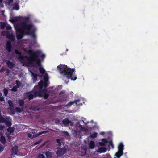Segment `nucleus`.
Here are the masks:
<instances>
[{"mask_svg": "<svg viewBox=\"0 0 158 158\" xmlns=\"http://www.w3.org/2000/svg\"><path fill=\"white\" fill-rule=\"evenodd\" d=\"M27 52L29 56V57H27L29 60V62H27L28 66L36 68V66L34 63L35 62L38 66H41V60L38 58L40 57L43 59L45 56L44 54L42 53L41 51L39 50L34 51L33 50L28 49Z\"/></svg>", "mask_w": 158, "mask_h": 158, "instance_id": "nucleus-1", "label": "nucleus"}, {"mask_svg": "<svg viewBox=\"0 0 158 158\" xmlns=\"http://www.w3.org/2000/svg\"><path fill=\"white\" fill-rule=\"evenodd\" d=\"M57 68L60 74L67 79H70L73 80H75L77 79V77L75 74V70L74 68H68L67 65L61 64L57 66Z\"/></svg>", "mask_w": 158, "mask_h": 158, "instance_id": "nucleus-2", "label": "nucleus"}, {"mask_svg": "<svg viewBox=\"0 0 158 158\" xmlns=\"http://www.w3.org/2000/svg\"><path fill=\"white\" fill-rule=\"evenodd\" d=\"M30 19L29 17H24L23 18V21L21 23L20 28L19 29V31L22 29L29 30L30 28H33L34 25L32 23L27 24Z\"/></svg>", "mask_w": 158, "mask_h": 158, "instance_id": "nucleus-3", "label": "nucleus"}, {"mask_svg": "<svg viewBox=\"0 0 158 158\" xmlns=\"http://www.w3.org/2000/svg\"><path fill=\"white\" fill-rule=\"evenodd\" d=\"M41 86H40L38 84V85L35 86L33 90H31L32 93L34 94V96L35 97H40L43 89L42 87V85Z\"/></svg>", "mask_w": 158, "mask_h": 158, "instance_id": "nucleus-4", "label": "nucleus"}, {"mask_svg": "<svg viewBox=\"0 0 158 158\" xmlns=\"http://www.w3.org/2000/svg\"><path fill=\"white\" fill-rule=\"evenodd\" d=\"M15 29L16 32L19 33V34H17L16 36L18 40L21 39L23 37L24 35H25V32L27 31L26 29H21L19 31V29L20 28L18 24L16 25L15 26Z\"/></svg>", "mask_w": 158, "mask_h": 158, "instance_id": "nucleus-5", "label": "nucleus"}, {"mask_svg": "<svg viewBox=\"0 0 158 158\" xmlns=\"http://www.w3.org/2000/svg\"><path fill=\"white\" fill-rule=\"evenodd\" d=\"M36 31V28L33 27V28H30L29 30H27V31L25 32V35H31L33 38H35L36 36L35 34V32Z\"/></svg>", "mask_w": 158, "mask_h": 158, "instance_id": "nucleus-6", "label": "nucleus"}, {"mask_svg": "<svg viewBox=\"0 0 158 158\" xmlns=\"http://www.w3.org/2000/svg\"><path fill=\"white\" fill-rule=\"evenodd\" d=\"M57 149L56 154L57 155L59 156L63 155L67 151L66 148L64 147L61 148L59 147L57 148Z\"/></svg>", "mask_w": 158, "mask_h": 158, "instance_id": "nucleus-7", "label": "nucleus"}, {"mask_svg": "<svg viewBox=\"0 0 158 158\" xmlns=\"http://www.w3.org/2000/svg\"><path fill=\"white\" fill-rule=\"evenodd\" d=\"M15 53L16 54L19 55V56H18V58L19 59L22 60H23L25 59V58H26V59L27 60L28 62H29V60H28V58H27V57H28V56H23L22 55V53L21 52H20L18 49H15Z\"/></svg>", "mask_w": 158, "mask_h": 158, "instance_id": "nucleus-8", "label": "nucleus"}, {"mask_svg": "<svg viewBox=\"0 0 158 158\" xmlns=\"http://www.w3.org/2000/svg\"><path fill=\"white\" fill-rule=\"evenodd\" d=\"M48 79L45 78L44 80V81L43 80H40L39 82L38 83V84L39 85H40L41 86V85H42V87L43 88V86H44L45 88H46L48 86Z\"/></svg>", "mask_w": 158, "mask_h": 158, "instance_id": "nucleus-9", "label": "nucleus"}, {"mask_svg": "<svg viewBox=\"0 0 158 158\" xmlns=\"http://www.w3.org/2000/svg\"><path fill=\"white\" fill-rule=\"evenodd\" d=\"M6 48L9 52L10 53L11 52L12 47L10 41H8L6 43Z\"/></svg>", "mask_w": 158, "mask_h": 158, "instance_id": "nucleus-10", "label": "nucleus"}, {"mask_svg": "<svg viewBox=\"0 0 158 158\" xmlns=\"http://www.w3.org/2000/svg\"><path fill=\"white\" fill-rule=\"evenodd\" d=\"M47 89H43V92L40 96V97H43L44 99H47L49 96V95L48 94H46L47 92Z\"/></svg>", "mask_w": 158, "mask_h": 158, "instance_id": "nucleus-11", "label": "nucleus"}, {"mask_svg": "<svg viewBox=\"0 0 158 158\" xmlns=\"http://www.w3.org/2000/svg\"><path fill=\"white\" fill-rule=\"evenodd\" d=\"M80 101V100L79 99L75 100L74 101H71L70 102L66 104V106L67 107H70L72 105H73V104L74 103H76V106H79V104H77V102Z\"/></svg>", "mask_w": 158, "mask_h": 158, "instance_id": "nucleus-12", "label": "nucleus"}, {"mask_svg": "<svg viewBox=\"0 0 158 158\" xmlns=\"http://www.w3.org/2000/svg\"><path fill=\"white\" fill-rule=\"evenodd\" d=\"M27 95L28 100L30 101L33 99L35 97L34 94L32 93V91L28 92L27 93Z\"/></svg>", "mask_w": 158, "mask_h": 158, "instance_id": "nucleus-13", "label": "nucleus"}, {"mask_svg": "<svg viewBox=\"0 0 158 158\" xmlns=\"http://www.w3.org/2000/svg\"><path fill=\"white\" fill-rule=\"evenodd\" d=\"M18 149L17 146H15L13 147L11 149V151L12 152V154L16 155L17 154Z\"/></svg>", "mask_w": 158, "mask_h": 158, "instance_id": "nucleus-14", "label": "nucleus"}, {"mask_svg": "<svg viewBox=\"0 0 158 158\" xmlns=\"http://www.w3.org/2000/svg\"><path fill=\"white\" fill-rule=\"evenodd\" d=\"M6 61V64L9 68L12 69L15 67V64L13 63L10 62L9 60Z\"/></svg>", "mask_w": 158, "mask_h": 158, "instance_id": "nucleus-15", "label": "nucleus"}, {"mask_svg": "<svg viewBox=\"0 0 158 158\" xmlns=\"http://www.w3.org/2000/svg\"><path fill=\"white\" fill-rule=\"evenodd\" d=\"M43 153L46 156L47 158H51L52 156V153L49 151L43 152Z\"/></svg>", "mask_w": 158, "mask_h": 158, "instance_id": "nucleus-16", "label": "nucleus"}, {"mask_svg": "<svg viewBox=\"0 0 158 158\" xmlns=\"http://www.w3.org/2000/svg\"><path fill=\"white\" fill-rule=\"evenodd\" d=\"M123 152H121L120 151H118L115 154V156L117 158H119L120 157L123 155Z\"/></svg>", "mask_w": 158, "mask_h": 158, "instance_id": "nucleus-17", "label": "nucleus"}, {"mask_svg": "<svg viewBox=\"0 0 158 158\" xmlns=\"http://www.w3.org/2000/svg\"><path fill=\"white\" fill-rule=\"evenodd\" d=\"M106 151V148L104 147H101L99 148L98 152L100 153H104Z\"/></svg>", "mask_w": 158, "mask_h": 158, "instance_id": "nucleus-18", "label": "nucleus"}, {"mask_svg": "<svg viewBox=\"0 0 158 158\" xmlns=\"http://www.w3.org/2000/svg\"><path fill=\"white\" fill-rule=\"evenodd\" d=\"M63 123L65 125H67L71 123V121L67 118L64 119L62 121Z\"/></svg>", "mask_w": 158, "mask_h": 158, "instance_id": "nucleus-19", "label": "nucleus"}, {"mask_svg": "<svg viewBox=\"0 0 158 158\" xmlns=\"http://www.w3.org/2000/svg\"><path fill=\"white\" fill-rule=\"evenodd\" d=\"M95 147V143L93 141H91L90 142L89 144V148L91 149H93Z\"/></svg>", "mask_w": 158, "mask_h": 158, "instance_id": "nucleus-20", "label": "nucleus"}, {"mask_svg": "<svg viewBox=\"0 0 158 158\" xmlns=\"http://www.w3.org/2000/svg\"><path fill=\"white\" fill-rule=\"evenodd\" d=\"M18 103L21 107H23L24 103V102L23 99H19L18 101Z\"/></svg>", "mask_w": 158, "mask_h": 158, "instance_id": "nucleus-21", "label": "nucleus"}, {"mask_svg": "<svg viewBox=\"0 0 158 158\" xmlns=\"http://www.w3.org/2000/svg\"><path fill=\"white\" fill-rule=\"evenodd\" d=\"M0 141L3 144H5L6 143V140L5 138L3 136H2L0 138Z\"/></svg>", "mask_w": 158, "mask_h": 158, "instance_id": "nucleus-22", "label": "nucleus"}, {"mask_svg": "<svg viewBox=\"0 0 158 158\" xmlns=\"http://www.w3.org/2000/svg\"><path fill=\"white\" fill-rule=\"evenodd\" d=\"M124 145L122 143H120L118 147V151H120L121 152H123Z\"/></svg>", "mask_w": 158, "mask_h": 158, "instance_id": "nucleus-23", "label": "nucleus"}, {"mask_svg": "<svg viewBox=\"0 0 158 158\" xmlns=\"http://www.w3.org/2000/svg\"><path fill=\"white\" fill-rule=\"evenodd\" d=\"M6 37L8 39H12L13 38V36L12 34L10 33L9 32H7L6 34Z\"/></svg>", "mask_w": 158, "mask_h": 158, "instance_id": "nucleus-24", "label": "nucleus"}, {"mask_svg": "<svg viewBox=\"0 0 158 158\" xmlns=\"http://www.w3.org/2000/svg\"><path fill=\"white\" fill-rule=\"evenodd\" d=\"M41 66H39V70L40 72L42 74H44L45 72V69H44V68L43 67H41Z\"/></svg>", "mask_w": 158, "mask_h": 158, "instance_id": "nucleus-25", "label": "nucleus"}, {"mask_svg": "<svg viewBox=\"0 0 158 158\" xmlns=\"http://www.w3.org/2000/svg\"><path fill=\"white\" fill-rule=\"evenodd\" d=\"M15 110H16V111L18 113H21L23 110V108H19V107H16L15 108Z\"/></svg>", "mask_w": 158, "mask_h": 158, "instance_id": "nucleus-26", "label": "nucleus"}, {"mask_svg": "<svg viewBox=\"0 0 158 158\" xmlns=\"http://www.w3.org/2000/svg\"><path fill=\"white\" fill-rule=\"evenodd\" d=\"M14 127H9L7 129V131L8 132H10V133L13 132L14 131Z\"/></svg>", "mask_w": 158, "mask_h": 158, "instance_id": "nucleus-27", "label": "nucleus"}, {"mask_svg": "<svg viewBox=\"0 0 158 158\" xmlns=\"http://www.w3.org/2000/svg\"><path fill=\"white\" fill-rule=\"evenodd\" d=\"M19 9V5L18 4H15L13 7V9L16 10H18Z\"/></svg>", "mask_w": 158, "mask_h": 158, "instance_id": "nucleus-28", "label": "nucleus"}, {"mask_svg": "<svg viewBox=\"0 0 158 158\" xmlns=\"http://www.w3.org/2000/svg\"><path fill=\"white\" fill-rule=\"evenodd\" d=\"M5 123L6 125L8 126L9 127H10L12 125L11 122L10 121L8 120H6Z\"/></svg>", "mask_w": 158, "mask_h": 158, "instance_id": "nucleus-29", "label": "nucleus"}, {"mask_svg": "<svg viewBox=\"0 0 158 158\" xmlns=\"http://www.w3.org/2000/svg\"><path fill=\"white\" fill-rule=\"evenodd\" d=\"M8 103L9 105V106H10L9 108L13 107H14V104L11 100H8Z\"/></svg>", "mask_w": 158, "mask_h": 158, "instance_id": "nucleus-30", "label": "nucleus"}, {"mask_svg": "<svg viewBox=\"0 0 158 158\" xmlns=\"http://www.w3.org/2000/svg\"><path fill=\"white\" fill-rule=\"evenodd\" d=\"M97 133L96 132H94V133L90 135V137L92 139H94L96 138L97 135Z\"/></svg>", "mask_w": 158, "mask_h": 158, "instance_id": "nucleus-31", "label": "nucleus"}, {"mask_svg": "<svg viewBox=\"0 0 158 158\" xmlns=\"http://www.w3.org/2000/svg\"><path fill=\"white\" fill-rule=\"evenodd\" d=\"M9 109L10 110L11 113L12 114H15V111L14 109V107L9 108Z\"/></svg>", "mask_w": 158, "mask_h": 158, "instance_id": "nucleus-32", "label": "nucleus"}, {"mask_svg": "<svg viewBox=\"0 0 158 158\" xmlns=\"http://www.w3.org/2000/svg\"><path fill=\"white\" fill-rule=\"evenodd\" d=\"M0 24L1 29H3L6 27V24L5 23L1 22L0 23Z\"/></svg>", "mask_w": 158, "mask_h": 158, "instance_id": "nucleus-33", "label": "nucleus"}, {"mask_svg": "<svg viewBox=\"0 0 158 158\" xmlns=\"http://www.w3.org/2000/svg\"><path fill=\"white\" fill-rule=\"evenodd\" d=\"M15 82L16 84V87L18 88H20L21 85V82L19 80H16Z\"/></svg>", "mask_w": 158, "mask_h": 158, "instance_id": "nucleus-34", "label": "nucleus"}, {"mask_svg": "<svg viewBox=\"0 0 158 158\" xmlns=\"http://www.w3.org/2000/svg\"><path fill=\"white\" fill-rule=\"evenodd\" d=\"M32 75L34 79L36 81L37 80V74L36 73H34L33 72H31Z\"/></svg>", "mask_w": 158, "mask_h": 158, "instance_id": "nucleus-35", "label": "nucleus"}, {"mask_svg": "<svg viewBox=\"0 0 158 158\" xmlns=\"http://www.w3.org/2000/svg\"><path fill=\"white\" fill-rule=\"evenodd\" d=\"M5 119L1 115H0V123H4L5 121Z\"/></svg>", "mask_w": 158, "mask_h": 158, "instance_id": "nucleus-36", "label": "nucleus"}, {"mask_svg": "<svg viewBox=\"0 0 158 158\" xmlns=\"http://www.w3.org/2000/svg\"><path fill=\"white\" fill-rule=\"evenodd\" d=\"M61 139H56L57 143H58V145L60 147L61 145Z\"/></svg>", "mask_w": 158, "mask_h": 158, "instance_id": "nucleus-37", "label": "nucleus"}, {"mask_svg": "<svg viewBox=\"0 0 158 158\" xmlns=\"http://www.w3.org/2000/svg\"><path fill=\"white\" fill-rule=\"evenodd\" d=\"M37 158H45V156L42 154H38L37 156Z\"/></svg>", "mask_w": 158, "mask_h": 158, "instance_id": "nucleus-38", "label": "nucleus"}, {"mask_svg": "<svg viewBox=\"0 0 158 158\" xmlns=\"http://www.w3.org/2000/svg\"><path fill=\"white\" fill-rule=\"evenodd\" d=\"M17 88L16 86H15L11 89V90L13 92H16L17 90Z\"/></svg>", "mask_w": 158, "mask_h": 158, "instance_id": "nucleus-39", "label": "nucleus"}, {"mask_svg": "<svg viewBox=\"0 0 158 158\" xmlns=\"http://www.w3.org/2000/svg\"><path fill=\"white\" fill-rule=\"evenodd\" d=\"M19 20V18L18 17H15L12 19L11 21L13 22H17Z\"/></svg>", "mask_w": 158, "mask_h": 158, "instance_id": "nucleus-40", "label": "nucleus"}, {"mask_svg": "<svg viewBox=\"0 0 158 158\" xmlns=\"http://www.w3.org/2000/svg\"><path fill=\"white\" fill-rule=\"evenodd\" d=\"M3 92L4 95L6 96L8 93V90L6 88H4L3 89Z\"/></svg>", "mask_w": 158, "mask_h": 158, "instance_id": "nucleus-41", "label": "nucleus"}, {"mask_svg": "<svg viewBox=\"0 0 158 158\" xmlns=\"http://www.w3.org/2000/svg\"><path fill=\"white\" fill-rule=\"evenodd\" d=\"M101 140L105 145L108 143V141L105 139H102Z\"/></svg>", "mask_w": 158, "mask_h": 158, "instance_id": "nucleus-42", "label": "nucleus"}, {"mask_svg": "<svg viewBox=\"0 0 158 158\" xmlns=\"http://www.w3.org/2000/svg\"><path fill=\"white\" fill-rule=\"evenodd\" d=\"M41 141H42V139H40L38 141L35 142L34 143V145L35 146V145H37L38 144H39L40 143H41Z\"/></svg>", "mask_w": 158, "mask_h": 158, "instance_id": "nucleus-43", "label": "nucleus"}, {"mask_svg": "<svg viewBox=\"0 0 158 158\" xmlns=\"http://www.w3.org/2000/svg\"><path fill=\"white\" fill-rule=\"evenodd\" d=\"M6 76L8 75L10 73V70L9 69H6Z\"/></svg>", "mask_w": 158, "mask_h": 158, "instance_id": "nucleus-44", "label": "nucleus"}, {"mask_svg": "<svg viewBox=\"0 0 158 158\" xmlns=\"http://www.w3.org/2000/svg\"><path fill=\"white\" fill-rule=\"evenodd\" d=\"M98 144L99 146H106V145L102 142H99Z\"/></svg>", "mask_w": 158, "mask_h": 158, "instance_id": "nucleus-45", "label": "nucleus"}, {"mask_svg": "<svg viewBox=\"0 0 158 158\" xmlns=\"http://www.w3.org/2000/svg\"><path fill=\"white\" fill-rule=\"evenodd\" d=\"M6 29L7 30H10L11 29V27L9 25H8L7 26H6Z\"/></svg>", "mask_w": 158, "mask_h": 158, "instance_id": "nucleus-46", "label": "nucleus"}, {"mask_svg": "<svg viewBox=\"0 0 158 158\" xmlns=\"http://www.w3.org/2000/svg\"><path fill=\"white\" fill-rule=\"evenodd\" d=\"M4 147L2 145L0 144V153L3 151Z\"/></svg>", "mask_w": 158, "mask_h": 158, "instance_id": "nucleus-47", "label": "nucleus"}, {"mask_svg": "<svg viewBox=\"0 0 158 158\" xmlns=\"http://www.w3.org/2000/svg\"><path fill=\"white\" fill-rule=\"evenodd\" d=\"M6 70L5 68L4 67H2L1 69L0 70V72L1 73H2L3 71H5Z\"/></svg>", "mask_w": 158, "mask_h": 158, "instance_id": "nucleus-48", "label": "nucleus"}, {"mask_svg": "<svg viewBox=\"0 0 158 158\" xmlns=\"http://www.w3.org/2000/svg\"><path fill=\"white\" fill-rule=\"evenodd\" d=\"M62 133H63L64 135L68 136L69 134L68 132L67 131H64L62 132Z\"/></svg>", "mask_w": 158, "mask_h": 158, "instance_id": "nucleus-49", "label": "nucleus"}, {"mask_svg": "<svg viewBox=\"0 0 158 158\" xmlns=\"http://www.w3.org/2000/svg\"><path fill=\"white\" fill-rule=\"evenodd\" d=\"M0 101L1 102L4 101V97L3 96L1 97H0Z\"/></svg>", "mask_w": 158, "mask_h": 158, "instance_id": "nucleus-50", "label": "nucleus"}, {"mask_svg": "<svg viewBox=\"0 0 158 158\" xmlns=\"http://www.w3.org/2000/svg\"><path fill=\"white\" fill-rule=\"evenodd\" d=\"M109 144L113 148L114 145L112 141H110L109 142Z\"/></svg>", "mask_w": 158, "mask_h": 158, "instance_id": "nucleus-51", "label": "nucleus"}, {"mask_svg": "<svg viewBox=\"0 0 158 158\" xmlns=\"http://www.w3.org/2000/svg\"><path fill=\"white\" fill-rule=\"evenodd\" d=\"M4 127V126L3 125L0 124V130H2Z\"/></svg>", "mask_w": 158, "mask_h": 158, "instance_id": "nucleus-52", "label": "nucleus"}, {"mask_svg": "<svg viewBox=\"0 0 158 158\" xmlns=\"http://www.w3.org/2000/svg\"><path fill=\"white\" fill-rule=\"evenodd\" d=\"M64 93H65V91H64L62 90V91H60L59 93V94L60 95H62V94H64Z\"/></svg>", "mask_w": 158, "mask_h": 158, "instance_id": "nucleus-53", "label": "nucleus"}, {"mask_svg": "<svg viewBox=\"0 0 158 158\" xmlns=\"http://www.w3.org/2000/svg\"><path fill=\"white\" fill-rule=\"evenodd\" d=\"M5 32L3 31H2L1 32V34L2 35L4 36L5 35Z\"/></svg>", "mask_w": 158, "mask_h": 158, "instance_id": "nucleus-54", "label": "nucleus"}, {"mask_svg": "<svg viewBox=\"0 0 158 158\" xmlns=\"http://www.w3.org/2000/svg\"><path fill=\"white\" fill-rule=\"evenodd\" d=\"M46 131H43V132H42V133H40V134H40V135H41L42 133H46Z\"/></svg>", "mask_w": 158, "mask_h": 158, "instance_id": "nucleus-55", "label": "nucleus"}, {"mask_svg": "<svg viewBox=\"0 0 158 158\" xmlns=\"http://www.w3.org/2000/svg\"><path fill=\"white\" fill-rule=\"evenodd\" d=\"M8 1L10 3L12 2L13 1V0H8Z\"/></svg>", "mask_w": 158, "mask_h": 158, "instance_id": "nucleus-56", "label": "nucleus"}, {"mask_svg": "<svg viewBox=\"0 0 158 158\" xmlns=\"http://www.w3.org/2000/svg\"><path fill=\"white\" fill-rule=\"evenodd\" d=\"M31 135L30 134V133H28V136L29 137H31Z\"/></svg>", "mask_w": 158, "mask_h": 158, "instance_id": "nucleus-57", "label": "nucleus"}, {"mask_svg": "<svg viewBox=\"0 0 158 158\" xmlns=\"http://www.w3.org/2000/svg\"><path fill=\"white\" fill-rule=\"evenodd\" d=\"M104 132H102L101 133V134L102 135H103L104 134Z\"/></svg>", "mask_w": 158, "mask_h": 158, "instance_id": "nucleus-58", "label": "nucleus"}, {"mask_svg": "<svg viewBox=\"0 0 158 158\" xmlns=\"http://www.w3.org/2000/svg\"><path fill=\"white\" fill-rule=\"evenodd\" d=\"M2 95V94L0 92V97Z\"/></svg>", "mask_w": 158, "mask_h": 158, "instance_id": "nucleus-59", "label": "nucleus"}, {"mask_svg": "<svg viewBox=\"0 0 158 158\" xmlns=\"http://www.w3.org/2000/svg\"><path fill=\"white\" fill-rule=\"evenodd\" d=\"M65 82L67 84L68 83V82L66 81H65Z\"/></svg>", "mask_w": 158, "mask_h": 158, "instance_id": "nucleus-60", "label": "nucleus"}, {"mask_svg": "<svg viewBox=\"0 0 158 158\" xmlns=\"http://www.w3.org/2000/svg\"><path fill=\"white\" fill-rule=\"evenodd\" d=\"M44 145V144H43V145H41V146H40V147H42L43 146V145Z\"/></svg>", "mask_w": 158, "mask_h": 158, "instance_id": "nucleus-61", "label": "nucleus"}, {"mask_svg": "<svg viewBox=\"0 0 158 158\" xmlns=\"http://www.w3.org/2000/svg\"><path fill=\"white\" fill-rule=\"evenodd\" d=\"M79 126H80V127H82V125H81V124H80Z\"/></svg>", "mask_w": 158, "mask_h": 158, "instance_id": "nucleus-62", "label": "nucleus"}, {"mask_svg": "<svg viewBox=\"0 0 158 158\" xmlns=\"http://www.w3.org/2000/svg\"><path fill=\"white\" fill-rule=\"evenodd\" d=\"M88 123V122H87L86 123H85V124H87Z\"/></svg>", "mask_w": 158, "mask_h": 158, "instance_id": "nucleus-63", "label": "nucleus"}, {"mask_svg": "<svg viewBox=\"0 0 158 158\" xmlns=\"http://www.w3.org/2000/svg\"><path fill=\"white\" fill-rule=\"evenodd\" d=\"M37 110L38 111V110H39V109H38Z\"/></svg>", "mask_w": 158, "mask_h": 158, "instance_id": "nucleus-64", "label": "nucleus"}]
</instances>
